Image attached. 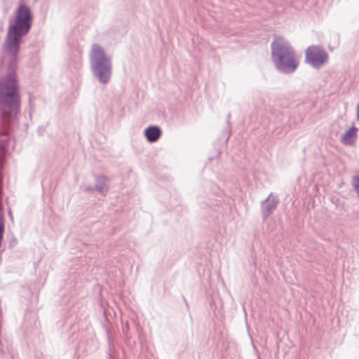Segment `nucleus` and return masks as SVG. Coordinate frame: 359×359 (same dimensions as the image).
<instances>
[{"instance_id":"9d476101","label":"nucleus","mask_w":359,"mask_h":359,"mask_svg":"<svg viewBox=\"0 0 359 359\" xmlns=\"http://www.w3.org/2000/svg\"><path fill=\"white\" fill-rule=\"evenodd\" d=\"M357 116H358V121H359V104L358 105Z\"/></svg>"},{"instance_id":"f03ea898","label":"nucleus","mask_w":359,"mask_h":359,"mask_svg":"<svg viewBox=\"0 0 359 359\" xmlns=\"http://www.w3.org/2000/svg\"><path fill=\"white\" fill-rule=\"evenodd\" d=\"M272 55L277 67L285 72H294L299 65L292 47L280 36H276L271 44Z\"/></svg>"},{"instance_id":"39448f33","label":"nucleus","mask_w":359,"mask_h":359,"mask_svg":"<svg viewBox=\"0 0 359 359\" xmlns=\"http://www.w3.org/2000/svg\"><path fill=\"white\" fill-rule=\"evenodd\" d=\"M147 140L150 142H156L161 135V130L156 126H149L144 130Z\"/></svg>"},{"instance_id":"1a4fd4ad","label":"nucleus","mask_w":359,"mask_h":359,"mask_svg":"<svg viewBox=\"0 0 359 359\" xmlns=\"http://www.w3.org/2000/svg\"><path fill=\"white\" fill-rule=\"evenodd\" d=\"M8 135V129L6 126V123H4L2 128L0 129V136L1 135Z\"/></svg>"},{"instance_id":"20e7f679","label":"nucleus","mask_w":359,"mask_h":359,"mask_svg":"<svg viewBox=\"0 0 359 359\" xmlns=\"http://www.w3.org/2000/svg\"><path fill=\"white\" fill-rule=\"evenodd\" d=\"M91 59L95 63V68H100L103 65L109 64V60L104 54L103 49L95 44L92 48Z\"/></svg>"},{"instance_id":"f257e3e1","label":"nucleus","mask_w":359,"mask_h":359,"mask_svg":"<svg viewBox=\"0 0 359 359\" xmlns=\"http://www.w3.org/2000/svg\"><path fill=\"white\" fill-rule=\"evenodd\" d=\"M32 13L29 7L20 4L15 12V18L10 22L6 39V55L0 74V111L5 118L16 115L20 110V100L18 83L16 78V54L22 36L30 29Z\"/></svg>"},{"instance_id":"6e6552de","label":"nucleus","mask_w":359,"mask_h":359,"mask_svg":"<svg viewBox=\"0 0 359 359\" xmlns=\"http://www.w3.org/2000/svg\"><path fill=\"white\" fill-rule=\"evenodd\" d=\"M353 183L355 189H356L358 195H359V176H356L353 177Z\"/></svg>"},{"instance_id":"423d86ee","label":"nucleus","mask_w":359,"mask_h":359,"mask_svg":"<svg viewBox=\"0 0 359 359\" xmlns=\"http://www.w3.org/2000/svg\"><path fill=\"white\" fill-rule=\"evenodd\" d=\"M357 138L356 128L353 126L349 130L344 133L341 137V142L344 144H352Z\"/></svg>"},{"instance_id":"0eeeda50","label":"nucleus","mask_w":359,"mask_h":359,"mask_svg":"<svg viewBox=\"0 0 359 359\" xmlns=\"http://www.w3.org/2000/svg\"><path fill=\"white\" fill-rule=\"evenodd\" d=\"M98 71L99 79L101 81L106 83L110 79V65H103L100 68H95Z\"/></svg>"},{"instance_id":"7ed1b4c3","label":"nucleus","mask_w":359,"mask_h":359,"mask_svg":"<svg viewBox=\"0 0 359 359\" xmlns=\"http://www.w3.org/2000/svg\"><path fill=\"white\" fill-rule=\"evenodd\" d=\"M306 62L314 67H320L327 62L328 55L321 48L316 46H309L305 52Z\"/></svg>"}]
</instances>
